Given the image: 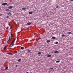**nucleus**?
Returning a JSON list of instances; mask_svg holds the SVG:
<instances>
[{
  "label": "nucleus",
  "instance_id": "nucleus-1",
  "mask_svg": "<svg viewBox=\"0 0 73 73\" xmlns=\"http://www.w3.org/2000/svg\"><path fill=\"white\" fill-rule=\"evenodd\" d=\"M16 40V39H14L13 41L11 44V46H13V44H14V42L15 41V40Z\"/></svg>",
  "mask_w": 73,
  "mask_h": 73
},
{
  "label": "nucleus",
  "instance_id": "nucleus-2",
  "mask_svg": "<svg viewBox=\"0 0 73 73\" xmlns=\"http://www.w3.org/2000/svg\"><path fill=\"white\" fill-rule=\"evenodd\" d=\"M7 14L9 16H11V15H12V14H11V13H7Z\"/></svg>",
  "mask_w": 73,
  "mask_h": 73
},
{
  "label": "nucleus",
  "instance_id": "nucleus-3",
  "mask_svg": "<svg viewBox=\"0 0 73 73\" xmlns=\"http://www.w3.org/2000/svg\"><path fill=\"white\" fill-rule=\"evenodd\" d=\"M7 3H2V5H7Z\"/></svg>",
  "mask_w": 73,
  "mask_h": 73
},
{
  "label": "nucleus",
  "instance_id": "nucleus-4",
  "mask_svg": "<svg viewBox=\"0 0 73 73\" xmlns=\"http://www.w3.org/2000/svg\"><path fill=\"white\" fill-rule=\"evenodd\" d=\"M10 39H11V36H10L9 37V40L7 42V43H8V42L9 41V40H10Z\"/></svg>",
  "mask_w": 73,
  "mask_h": 73
},
{
  "label": "nucleus",
  "instance_id": "nucleus-5",
  "mask_svg": "<svg viewBox=\"0 0 73 73\" xmlns=\"http://www.w3.org/2000/svg\"><path fill=\"white\" fill-rule=\"evenodd\" d=\"M12 8H13V7H12V6H10L8 7L9 9H12Z\"/></svg>",
  "mask_w": 73,
  "mask_h": 73
},
{
  "label": "nucleus",
  "instance_id": "nucleus-6",
  "mask_svg": "<svg viewBox=\"0 0 73 73\" xmlns=\"http://www.w3.org/2000/svg\"><path fill=\"white\" fill-rule=\"evenodd\" d=\"M32 13H33V12L32 11L29 12V15H31V14H32Z\"/></svg>",
  "mask_w": 73,
  "mask_h": 73
},
{
  "label": "nucleus",
  "instance_id": "nucleus-7",
  "mask_svg": "<svg viewBox=\"0 0 73 73\" xmlns=\"http://www.w3.org/2000/svg\"><path fill=\"white\" fill-rule=\"evenodd\" d=\"M47 57H51V55L48 54L47 56Z\"/></svg>",
  "mask_w": 73,
  "mask_h": 73
},
{
  "label": "nucleus",
  "instance_id": "nucleus-8",
  "mask_svg": "<svg viewBox=\"0 0 73 73\" xmlns=\"http://www.w3.org/2000/svg\"><path fill=\"white\" fill-rule=\"evenodd\" d=\"M31 23H27V25H31Z\"/></svg>",
  "mask_w": 73,
  "mask_h": 73
},
{
  "label": "nucleus",
  "instance_id": "nucleus-9",
  "mask_svg": "<svg viewBox=\"0 0 73 73\" xmlns=\"http://www.w3.org/2000/svg\"><path fill=\"white\" fill-rule=\"evenodd\" d=\"M7 54H9L10 55L12 54V53L11 52H8L7 53Z\"/></svg>",
  "mask_w": 73,
  "mask_h": 73
},
{
  "label": "nucleus",
  "instance_id": "nucleus-10",
  "mask_svg": "<svg viewBox=\"0 0 73 73\" xmlns=\"http://www.w3.org/2000/svg\"><path fill=\"white\" fill-rule=\"evenodd\" d=\"M18 61H19V62H20L21 61V59H19L18 60Z\"/></svg>",
  "mask_w": 73,
  "mask_h": 73
},
{
  "label": "nucleus",
  "instance_id": "nucleus-11",
  "mask_svg": "<svg viewBox=\"0 0 73 73\" xmlns=\"http://www.w3.org/2000/svg\"><path fill=\"white\" fill-rule=\"evenodd\" d=\"M26 9L24 7V8H22V10H25V9Z\"/></svg>",
  "mask_w": 73,
  "mask_h": 73
},
{
  "label": "nucleus",
  "instance_id": "nucleus-12",
  "mask_svg": "<svg viewBox=\"0 0 73 73\" xmlns=\"http://www.w3.org/2000/svg\"><path fill=\"white\" fill-rule=\"evenodd\" d=\"M52 39H55V38H56V37H55L54 36H53L52 37Z\"/></svg>",
  "mask_w": 73,
  "mask_h": 73
},
{
  "label": "nucleus",
  "instance_id": "nucleus-13",
  "mask_svg": "<svg viewBox=\"0 0 73 73\" xmlns=\"http://www.w3.org/2000/svg\"><path fill=\"white\" fill-rule=\"evenodd\" d=\"M50 40H47L46 42H50Z\"/></svg>",
  "mask_w": 73,
  "mask_h": 73
},
{
  "label": "nucleus",
  "instance_id": "nucleus-14",
  "mask_svg": "<svg viewBox=\"0 0 73 73\" xmlns=\"http://www.w3.org/2000/svg\"><path fill=\"white\" fill-rule=\"evenodd\" d=\"M27 52H28V53H29V52H31V50H28Z\"/></svg>",
  "mask_w": 73,
  "mask_h": 73
},
{
  "label": "nucleus",
  "instance_id": "nucleus-15",
  "mask_svg": "<svg viewBox=\"0 0 73 73\" xmlns=\"http://www.w3.org/2000/svg\"><path fill=\"white\" fill-rule=\"evenodd\" d=\"M21 49H24V47H21Z\"/></svg>",
  "mask_w": 73,
  "mask_h": 73
},
{
  "label": "nucleus",
  "instance_id": "nucleus-16",
  "mask_svg": "<svg viewBox=\"0 0 73 73\" xmlns=\"http://www.w3.org/2000/svg\"><path fill=\"white\" fill-rule=\"evenodd\" d=\"M54 53H58V51H55L54 52Z\"/></svg>",
  "mask_w": 73,
  "mask_h": 73
},
{
  "label": "nucleus",
  "instance_id": "nucleus-17",
  "mask_svg": "<svg viewBox=\"0 0 73 73\" xmlns=\"http://www.w3.org/2000/svg\"><path fill=\"white\" fill-rule=\"evenodd\" d=\"M56 62V63H58V62H60V60H58V61H57Z\"/></svg>",
  "mask_w": 73,
  "mask_h": 73
},
{
  "label": "nucleus",
  "instance_id": "nucleus-18",
  "mask_svg": "<svg viewBox=\"0 0 73 73\" xmlns=\"http://www.w3.org/2000/svg\"><path fill=\"white\" fill-rule=\"evenodd\" d=\"M11 37H13V35H12V33H11Z\"/></svg>",
  "mask_w": 73,
  "mask_h": 73
},
{
  "label": "nucleus",
  "instance_id": "nucleus-19",
  "mask_svg": "<svg viewBox=\"0 0 73 73\" xmlns=\"http://www.w3.org/2000/svg\"><path fill=\"white\" fill-rule=\"evenodd\" d=\"M7 49V47H6V46H5L3 49L5 50V49Z\"/></svg>",
  "mask_w": 73,
  "mask_h": 73
},
{
  "label": "nucleus",
  "instance_id": "nucleus-20",
  "mask_svg": "<svg viewBox=\"0 0 73 73\" xmlns=\"http://www.w3.org/2000/svg\"><path fill=\"white\" fill-rule=\"evenodd\" d=\"M68 34H69L70 35V34H71V32H69L68 33Z\"/></svg>",
  "mask_w": 73,
  "mask_h": 73
},
{
  "label": "nucleus",
  "instance_id": "nucleus-21",
  "mask_svg": "<svg viewBox=\"0 0 73 73\" xmlns=\"http://www.w3.org/2000/svg\"><path fill=\"white\" fill-rule=\"evenodd\" d=\"M65 36V35H62V37H64Z\"/></svg>",
  "mask_w": 73,
  "mask_h": 73
},
{
  "label": "nucleus",
  "instance_id": "nucleus-22",
  "mask_svg": "<svg viewBox=\"0 0 73 73\" xmlns=\"http://www.w3.org/2000/svg\"><path fill=\"white\" fill-rule=\"evenodd\" d=\"M14 53H17V51H15Z\"/></svg>",
  "mask_w": 73,
  "mask_h": 73
},
{
  "label": "nucleus",
  "instance_id": "nucleus-23",
  "mask_svg": "<svg viewBox=\"0 0 73 73\" xmlns=\"http://www.w3.org/2000/svg\"><path fill=\"white\" fill-rule=\"evenodd\" d=\"M41 52H39L38 53V54H41Z\"/></svg>",
  "mask_w": 73,
  "mask_h": 73
},
{
  "label": "nucleus",
  "instance_id": "nucleus-24",
  "mask_svg": "<svg viewBox=\"0 0 73 73\" xmlns=\"http://www.w3.org/2000/svg\"><path fill=\"white\" fill-rule=\"evenodd\" d=\"M58 44V42H56V43H55L56 44Z\"/></svg>",
  "mask_w": 73,
  "mask_h": 73
},
{
  "label": "nucleus",
  "instance_id": "nucleus-25",
  "mask_svg": "<svg viewBox=\"0 0 73 73\" xmlns=\"http://www.w3.org/2000/svg\"><path fill=\"white\" fill-rule=\"evenodd\" d=\"M6 11H9V9H6Z\"/></svg>",
  "mask_w": 73,
  "mask_h": 73
},
{
  "label": "nucleus",
  "instance_id": "nucleus-26",
  "mask_svg": "<svg viewBox=\"0 0 73 73\" xmlns=\"http://www.w3.org/2000/svg\"><path fill=\"white\" fill-rule=\"evenodd\" d=\"M7 69H8V67H7L5 68V70H7Z\"/></svg>",
  "mask_w": 73,
  "mask_h": 73
},
{
  "label": "nucleus",
  "instance_id": "nucleus-27",
  "mask_svg": "<svg viewBox=\"0 0 73 73\" xmlns=\"http://www.w3.org/2000/svg\"><path fill=\"white\" fill-rule=\"evenodd\" d=\"M53 68H54L53 67H52L50 69H53Z\"/></svg>",
  "mask_w": 73,
  "mask_h": 73
},
{
  "label": "nucleus",
  "instance_id": "nucleus-28",
  "mask_svg": "<svg viewBox=\"0 0 73 73\" xmlns=\"http://www.w3.org/2000/svg\"><path fill=\"white\" fill-rule=\"evenodd\" d=\"M12 26H11L10 27V29H12Z\"/></svg>",
  "mask_w": 73,
  "mask_h": 73
},
{
  "label": "nucleus",
  "instance_id": "nucleus-29",
  "mask_svg": "<svg viewBox=\"0 0 73 73\" xmlns=\"http://www.w3.org/2000/svg\"><path fill=\"white\" fill-rule=\"evenodd\" d=\"M58 6H57L56 7V8H58Z\"/></svg>",
  "mask_w": 73,
  "mask_h": 73
},
{
  "label": "nucleus",
  "instance_id": "nucleus-30",
  "mask_svg": "<svg viewBox=\"0 0 73 73\" xmlns=\"http://www.w3.org/2000/svg\"><path fill=\"white\" fill-rule=\"evenodd\" d=\"M6 18H9V17H8V16H7V17H6Z\"/></svg>",
  "mask_w": 73,
  "mask_h": 73
},
{
  "label": "nucleus",
  "instance_id": "nucleus-31",
  "mask_svg": "<svg viewBox=\"0 0 73 73\" xmlns=\"http://www.w3.org/2000/svg\"><path fill=\"white\" fill-rule=\"evenodd\" d=\"M17 65H16V66H15V67H17Z\"/></svg>",
  "mask_w": 73,
  "mask_h": 73
},
{
  "label": "nucleus",
  "instance_id": "nucleus-32",
  "mask_svg": "<svg viewBox=\"0 0 73 73\" xmlns=\"http://www.w3.org/2000/svg\"><path fill=\"white\" fill-rule=\"evenodd\" d=\"M1 15H2L0 14V16H1Z\"/></svg>",
  "mask_w": 73,
  "mask_h": 73
},
{
  "label": "nucleus",
  "instance_id": "nucleus-33",
  "mask_svg": "<svg viewBox=\"0 0 73 73\" xmlns=\"http://www.w3.org/2000/svg\"><path fill=\"white\" fill-rule=\"evenodd\" d=\"M9 26H10V27H11V25L9 24Z\"/></svg>",
  "mask_w": 73,
  "mask_h": 73
},
{
  "label": "nucleus",
  "instance_id": "nucleus-34",
  "mask_svg": "<svg viewBox=\"0 0 73 73\" xmlns=\"http://www.w3.org/2000/svg\"><path fill=\"white\" fill-rule=\"evenodd\" d=\"M71 1H73V0H70Z\"/></svg>",
  "mask_w": 73,
  "mask_h": 73
},
{
  "label": "nucleus",
  "instance_id": "nucleus-35",
  "mask_svg": "<svg viewBox=\"0 0 73 73\" xmlns=\"http://www.w3.org/2000/svg\"><path fill=\"white\" fill-rule=\"evenodd\" d=\"M0 10H1V9H0Z\"/></svg>",
  "mask_w": 73,
  "mask_h": 73
},
{
  "label": "nucleus",
  "instance_id": "nucleus-36",
  "mask_svg": "<svg viewBox=\"0 0 73 73\" xmlns=\"http://www.w3.org/2000/svg\"><path fill=\"white\" fill-rule=\"evenodd\" d=\"M29 73L28 72H27L26 73Z\"/></svg>",
  "mask_w": 73,
  "mask_h": 73
},
{
  "label": "nucleus",
  "instance_id": "nucleus-37",
  "mask_svg": "<svg viewBox=\"0 0 73 73\" xmlns=\"http://www.w3.org/2000/svg\"><path fill=\"white\" fill-rule=\"evenodd\" d=\"M70 56H72L71 54H70Z\"/></svg>",
  "mask_w": 73,
  "mask_h": 73
},
{
  "label": "nucleus",
  "instance_id": "nucleus-38",
  "mask_svg": "<svg viewBox=\"0 0 73 73\" xmlns=\"http://www.w3.org/2000/svg\"><path fill=\"white\" fill-rule=\"evenodd\" d=\"M72 19H73V17H72Z\"/></svg>",
  "mask_w": 73,
  "mask_h": 73
}]
</instances>
